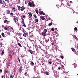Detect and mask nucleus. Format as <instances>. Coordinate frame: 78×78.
Masks as SVG:
<instances>
[{"mask_svg": "<svg viewBox=\"0 0 78 78\" xmlns=\"http://www.w3.org/2000/svg\"><path fill=\"white\" fill-rule=\"evenodd\" d=\"M18 60L19 62H20V59H19V58H18Z\"/></svg>", "mask_w": 78, "mask_h": 78, "instance_id": "obj_41", "label": "nucleus"}, {"mask_svg": "<svg viewBox=\"0 0 78 78\" xmlns=\"http://www.w3.org/2000/svg\"><path fill=\"white\" fill-rule=\"evenodd\" d=\"M22 72V66H21L20 68L19 72L20 73H21Z\"/></svg>", "mask_w": 78, "mask_h": 78, "instance_id": "obj_3", "label": "nucleus"}, {"mask_svg": "<svg viewBox=\"0 0 78 78\" xmlns=\"http://www.w3.org/2000/svg\"><path fill=\"white\" fill-rule=\"evenodd\" d=\"M44 73L45 74H46V75H49V74H50V73L49 72H48L47 71H46L44 72Z\"/></svg>", "mask_w": 78, "mask_h": 78, "instance_id": "obj_12", "label": "nucleus"}, {"mask_svg": "<svg viewBox=\"0 0 78 78\" xmlns=\"http://www.w3.org/2000/svg\"><path fill=\"white\" fill-rule=\"evenodd\" d=\"M14 19H15V20H16L17 21H18V20H19V18H18L17 17H15L14 18Z\"/></svg>", "mask_w": 78, "mask_h": 78, "instance_id": "obj_23", "label": "nucleus"}, {"mask_svg": "<svg viewBox=\"0 0 78 78\" xmlns=\"http://www.w3.org/2000/svg\"><path fill=\"white\" fill-rule=\"evenodd\" d=\"M5 1L6 2H9V0H5Z\"/></svg>", "mask_w": 78, "mask_h": 78, "instance_id": "obj_43", "label": "nucleus"}, {"mask_svg": "<svg viewBox=\"0 0 78 78\" xmlns=\"http://www.w3.org/2000/svg\"><path fill=\"white\" fill-rule=\"evenodd\" d=\"M10 15L11 16H14V13L11 12Z\"/></svg>", "mask_w": 78, "mask_h": 78, "instance_id": "obj_25", "label": "nucleus"}, {"mask_svg": "<svg viewBox=\"0 0 78 78\" xmlns=\"http://www.w3.org/2000/svg\"><path fill=\"white\" fill-rule=\"evenodd\" d=\"M4 29L5 30H8V29H7V28H6V27H5Z\"/></svg>", "mask_w": 78, "mask_h": 78, "instance_id": "obj_38", "label": "nucleus"}, {"mask_svg": "<svg viewBox=\"0 0 78 78\" xmlns=\"http://www.w3.org/2000/svg\"><path fill=\"white\" fill-rule=\"evenodd\" d=\"M21 30V27H20V31Z\"/></svg>", "mask_w": 78, "mask_h": 78, "instance_id": "obj_52", "label": "nucleus"}, {"mask_svg": "<svg viewBox=\"0 0 78 78\" xmlns=\"http://www.w3.org/2000/svg\"><path fill=\"white\" fill-rule=\"evenodd\" d=\"M51 31H55V29H54V28H53L51 29Z\"/></svg>", "mask_w": 78, "mask_h": 78, "instance_id": "obj_35", "label": "nucleus"}, {"mask_svg": "<svg viewBox=\"0 0 78 78\" xmlns=\"http://www.w3.org/2000/svg\"><path fill=\"white\" fill-rule=\"evenodd\" d=\"M7 34L9 36H10V33L9 32H7Z\"/></svg>", "mask_w": 78, "mask_h": 78, "instance_id": "obj_34", "label": "nucleus"}, {"mask_svg": "<svg viewBox=\"0 0 78 78\" xmlns=\"http://www.w3.org/2000/svg\"><path fill=\"white\" fill-rule=\"evenodd\" d=\"M4 23H6V22H7V23H8V22H9V21H7L6 20H5L4 21Z\"/></svg>", "mask_w": 78, "mask_h": 78, "instance_id": "obj_18", "label": "nucleus"}, {"mask_svg": "<svg viewBox=\"0 0 78 78\" xmlns=\"http://www.w3.org/2000/svg\"><path fill=\"white\" fill-rule=\"evenodd\" d=\"M72 2L71 1H70V3H72Z\"/></svg>", "mask_w": 78, "mask_h": 78, "instance_id": "obj_57", "label": "nucleus"}, {"mask_svg": "<svg viewBox=\"0 0 78 78\" xmlns=\"http://www.w3.org/2000/svg\"><path fill=\"white\" fill-rule=\"evenodd\" d=\"M29 51L30 53H31V54L32 55H33V54H34V52H33V51L31 50L30 49H29Z\"/></svg>", "mask_w": 78, "mask_h": 78, "instance_id": "obj_8", "label": "nucleus"}, {"mask_svg": "<svg viewBox=\"0 0 78 78\" xmlns=\"http://www.w3.org/2000/svg\"><path fill=\"white\" fill-rule=\"evenodd\" d=\"M13 20L14 22H15V23H16V20L15 19H14Z\"/></svg>", "mask_w": 78, "mask_h": 78, "instance_id": "obj_45", "label": "nucleus"}, {"mask_svg": "<svg viewBox=\"0 0 78 78\" xmlns=\"http://www.w3.org/2000/svg\"><path fill=\"white\" fill-rule=\"evenodd\" d=\"M11 64V61H9L8 62V66H10Z\"/></svg>", "mask_w": 78, "mask_h": 78, "instance_id": "obj_13", "label": "nucleus"}, {"mask_svg": "<svg viewBox=\"0 0 78 78\" xmlns=\"http://www.w3.org/2000/svg\"><path fill=\"white\" fill-rule=\"evenodd\" d=\"M17 34L18 36H21V35H22V33H18Z\"/></svg>", "mask_w": 78, "mask_h": 78, "instance_id": "obj_22", "label": "nucleus"}, {"mask_svg": "<svg viewBox=\"0 0 78 78\" xmlns=\"http://www.w3.org/2000/svg\"><path fill=\"white\" fill-rule=\"evenodd\" d=\"M77 75H78V74H77Z\"/></svg>", "mask_w": 78, "mask_h": 78, "instance_id": "obj_64", "label": "nucleus"}, {"mask_svg": "<svg viewBox=\"0 0 78 78\" xmlns=\"http://www.w3.org/2000/svg\"><path fill=\"white\" fill-rule=\"evenodd\" d=\"M55 57H56V58H57V56H55Z\"/></svg>", "mask_w": 78, "mask_h": 78, "instance_id": "obj_61", "label": "nucleus"}, {"mask_svg": "<svg viewBox=\"0 0 78 78\" xmlns=\"http://www.w3.org/2000/svg\"><path fill=\"white\" fill-rule=\"evenodd\" d=\"M43 12H43V11H41V12H39L40 14V15H41V14H42L43 13Z\"/></svg>", "mask_w": 78, "mask_h": 78, "instance_id": "obj_30", "label": "nucleus"}, {"mask_svg": "<svg viewBox=\"0 0 78 78\" xmlns=\"http://www.w3.org/2000/svg\"><path fill=\"white\" fill-rule=\"evenodd\" d=\"M58 69L59 70H60V67H59L58 68Z\"/></svg>", "mask_w": 78, "mask_h": 78, "instance_id": "obj_56", "label": "nucleus"}, {"mask_svg": "<svg viewBox=\"0 0 78 78\" xmlns=\"http://www.w3.org/2000/svg\"><path fill=\"white\" fill-rule=\"evenodd\" d=\"M3 0H0V3L1 4H3V2L4 3H5V2L4 0L2 1Z\"/></svg>", "mask_w": 78, "mask_h": 78, "instance_id": "obj_6", "label": "nucleus"}, {"mask_svg": "<svg viewBox=\"0 0 78 78\" xmlns=\"http://www.w3.org/2000/svg\"><path fill=\"white\" fill-rule=\"evenodd\" d=\"M22 23H23V27H27V26H26V25L25 24V23H24V22Z\"/></svg>", "mask_w": 78, "mask_h": 78, "instance_id": "obj_17", "label": "nucleus"}, {"mask_svg": "<svg viewBox=\"0 0 78 78\" xmlns=\"http://www.w3.org/2000/svg\"><path fill=\"white\" fill-rule=\"evenodd\" d=\"M27 35H28V33H24L23 34V36L24 37H27Z\"/></svg>", "mask_w": 78, "mask_h": 78, "instance_id": "obj_9", "label": "nucleus"}, {"mask_svg": "<svg viewBox=\"0 0 78 78\" xmlns=\"http://www.w3.org/2000/svg\"><path fill=\"white\" fill-rule=\"evenodd\" d=\"M0 72H2V69H0Z\"/></svg>", "mask_w": 78, "mask_h": 78, "instance_id": "obj_54", "label": "nucleus"}, {"mask_svg": "<svg viewBox=\"0 0 78 78\" xmlns=\"http://www.w3.org/2000/svg\"><path fill=\"white\" fill-rule=\"evenodd\" d=\"M34 21L35 22H37L39 21V19H37L35 20Z\"/></svg>", "mask_w": 78, "mask_h": 78, "instance_id": "obj_26", "label": "nucleus"}, {"mask_svg": "<svg viewBox=\"0 0 78 78\" xmlns=\"http://www.w3.org/2000/svg\"><path fill=\"white\" fill-rule=\"evenodd\" d=\"M76 23H78V21H77L76 22Z\"/></svg>", "mask_w": 78, "mask_h": 78, "instance_id": "obj_58", "label": "nucleus"}, {"mask_svg": "<svg viewBox=\"0 0 78 78\" xmlns=\"http://www.w3.org/2000/svg\"><path fill=\"white\" fill-rule=\"evenodd\" d=\"M44 32L45 33V34H47V33H47V30L46 29H45L44 30Z\"/></svg>", "mask_w": 78, "mask_h": 78, "instance_id": "obj_29", "label": "nucleus"}, {"mask_svg": "<svg viewBox=\"0 0 78 78\" xmlns=\"http://www.w3.org/2000/svg\"><path fill=\"white\" fill-rule=\"evenodd\" d=\"M72 51H75V49L74 48H72Z\"/></svg>", "mask_w": 78, "mask_h": 78, "instance_id": "obj_37", "label": "nucleus"}, {"mask_svg": "<svg viewBox=\"0 0 78 78\" xmlns=\"http://www.w3.org/2000/svg\"><path fill=\"white\" fill-rule=\"evenodd\" d=\"M21 19L23 21L22 23L24 22V19H23V18L22 17L21 18Z\"/></svg>", "mask_w": 78, "mask_h": 78, "instance_id": "obj_31", "label": "nucleus"}, {"mask_svg": "<svg viewBox=\"0 0 78 78\" xmlns=\"http://www.w3.org/2000/svg\"><path fill=\"white\" fill-rule=\"evenodd\" d=\"M51 44L52 45H54L53 43H51Z\"/></svg>", "mask_w": 78, "mask_h": 78, "instance_id": "obj_53", "label": "nucleus"}, {"mask_svg": "<svg viewBox=\"0 0 78 78\" xmlns=\"http://www.w3.org/2000/svg\"><path fill=\"white\" fill-rule=\"evenodd\" d=\"M34 19H37V16H36V14H34Z\"/></svg>", "mask_w": 78, "mask_h": 78, "instance_id": "obj_27", "label": "nucleus"}, {"mask_svg": "<svg viewBox=\"0 0 78 78\" xmlns=\"http://www.w3.org/2000/svg\"><path fill=\"white\" fill-rule=\"evenodd\" d=\"M28 5L29 6L33 7V5H32V3L31 2H29Z\"/></svg>", "mask_w": 78, "mask_h": 78, "instance_id": "obj_4", "label": "nucleus"}, {"mask_svg": "<svg viewBox=\"0 0 78 78\" xmlns=\"http://www.w3.org/2000/svg\"><path fill=\"white\" fill-rule=\"evenodd\" d=\"M23 18H25V16H23Z\"/></svg>", "mask_w": 78, "mask_h": 78, "instance_id": "obj_55", "label": "nucleus"}, {"mask_svg": "<svg viewBox=\"0 0 78 78\" xmlns=\"http://www.w3.org/2000/svg\"><path fill=\"white\" fill-rule=\"evenodd\" d=\"M10 78H14V76L12 75H11L10 77Z\"/></svg>", "mask_w": 78, "mask_h": 78, "instance_id": "obj_36", "label": "nucleus"}, {"mask_svg": "<svg viewBox=\"0 0 78 78\" xmlns=\"http://www.w3.org/2000/svg\"><path fill=\"white\" fill-rule=\"evenodd\" d=\"M4 54V50H3L2 51V52L1 54V56H3V55Z\"/></svg>", "mask_w": 78, "mask_h": 78, "instance_id": "obj_11", "label": "nucleus"}, {"mask_svg": "<svg viewBox=\"0 0 78 78\" xmlns=\"http://www.w3.org/2000/svg\"><path fill=\"white\" fill-rule=\"evenodd\" d=\"M9 53H11L12 56H14V52H13V51L12 50H9Z\"/></svg>", "mask_w": 78, "mask_h": 78, "instance_id": "obj_2", "label": "nucleus"}, {"mask_svg": "<svg viewBox=\"0 0 78 78\" xmlns=\"http://www.w3.org/2000/svg\"><path fill=\"white\" fill-rule=\"evenodd\" d=\"M30 64L31 66H34V63L33 62H31L30 63Z\"/></svg>", "mask_w": 78, "mask_h": 78, "instance_id": "obj_19", "label": "nucleus"}, {"mask_svg": "<svg viewBox=\"0 0 78 78\" xmlns=\"http://www.w3.org/2000/svg\"><path fill=\"white\" fill-rule=\"evenodd\" d=\"M18 8V9L19 11H23L25 10V7L23 6H22L21 7L19 5H17Z\"/></svg>", "mask_w": 78, "mask_h": 78, "instance_id": "obj_1", "label": "nucleus"}, {"mask_svg": "<svg viewBox=\"0 0 78 78\" xmlns=\"http://www.w3.org/2000/svg\"><path fill=\"white\" fill-rule=\"evenodd\" d=\"M18 45L20 46V47H22V45H21V44H20V43H18Z\"/></svg>", "mask_w": 78, "mask_h": 78, "instance_id": "obj_28", "label": "nucleus"}, {"mask_svg": "<svg viewBox=\"0 0 78 78\" xmlns=\"http://www.w3.org/2000/svg\"><path fill=\"white\" fill-rule=\"evenodd\" d=\"M11 30V31H13L14 30H13V28H12V27H11V26H9Z\"/></svg>", "mask_w": 78, "mask_h": 78, "instance_id": "obj_24", "label": "nucleus"}, {"mask_svg": "<svg viewBox=\"0 0 78 78\" xmlns=\"http://www.w3.org/2000/svg\"><path fill=\"white\" fill-rule=\"evenodd\" d=\"M20 0H18V3H19V4L20 3Z\"/></svg>", "mask_w": 78, "mask_h": 78, "instance_id": "obj_40", "label": "nucleus"}, {"mask_svg": "<svg viewBox=\"0 0 78 78\" xmlns=\"http://www.w3.org/2000/svg\"><path fill=\"white\" fill-rule=\"evenodd\" d=\"M18 51H20V48H18Z\"/></svg>", "mask_w": 78, "mask_h": 78, "instance_id": "obj_50", "label": "nucleus"}, {"mask_svg": "<svg viewBox=\"0 0 78 78\" xmlns=\"http://www.w3.org/2000/svg\"><path fill=\"white\" fill-rule=\"evenodd\" d=\"M2 37V36L1 35H0V38H1Z\"/></svg>", "mask_w": 78, "mask_h": 78, "instance_id": "obj_59", "label": "nucleus"}, {"mask_svg": "<svg viewBox=\"0 0 78 78\" xmlns=\"http://www.w3.org/2000/svg\"><path fill=\"white\" fill-rule=\"evenodd\" d=\"M61 58L62 59H64V56H61Z\"/></svg>", "mask_w": 78, "mask_h": 78, "instance_id": "obj_42", "label": "nucleus"}, {"mask_svg": "<svg viewBox=\"0 0 78 78\" xmlns=\"http://www.w3.org/2000/svg\"><path fill=\"white\" fill-rule=\"evenodd\" d=\"M27 72H26L25 73L24 75L26 76L27 75Z\"/></svg>", "mask_w": 78, "mask_h": 78, "instance_id": "obj_39", "label": "nucleus"}, {"mask_svg": "<svg viewBox=\"0 0 78 78\" xmlns=\"http://www.w3.org/2000/svg\"><path fill=\"white\" fill-rule=\"evenodd\" d=\"M2 43H0V45H1V46H2Z\"/></svg>", "mask_w": 78, "mask_h": 78, "instance_id": "obj_48", "label": "nucleus"}, {"mask_svg": "<svg viewBox=\"0 0 78 78\" xmlns=\"http://www.w3.org/2000/svg\"><path fill=\"white\" fill-rule=\"evenodd\" d=\"M76 55H78V54H77Z\"/></svg>", "mask_w": 78, "mask_h": 78, "instance_id": "obj_63", "label": "nucleus"}, {"mask_svg": "<svg viewBox=\"0 0 78 78\" xmlns=\"http://www.w3.org/2000/svg\"><path fill=\"white\" fill-rule=\"evenodd\" d=\"M74 30H77V28H76V27H75V28H74Z\"/></svg>", "mask_w": 78, "mask_h": 78, "instance_id": "obj_44", "label": "nucleus"}, {"mask_svg": "<svg viewBox=\"0 0 78 78\" xmlns=\"http://www.w3.org/2000/svg\"><path fill=\"white\" fill-rule=\"evenodd\" d=\"M7 78H9V76H8L7 77Z\"/></svg>", "mask_w": 78, "mask_h": 78, "instance_id": "obj_60", "label": "nucleus"}, {"mask_svg": "<svg viewBox=\"0 0 78 78\" xmlns=\"http://www.w3.org/2000/svg\"><path fill=\"white\" fill-rule=\"evenodd\" d=\"M23 33H25V29H23Z\"/></svg>", "mask_w": 78, "mask_h": 78, "instance_id": "obj_33", "label": "nucleus"}, {"mask_svg": "<svg viewBox=\"0 0 78 78\" xmlns=\"http://www.w3.org/2000/svg\"><path fill=\"white\" fill-rule=\"evenodd\" d=\"M42 34L43 36H46V34H45V32H42Z\"/></svg>", "mask_w": 78, "mask_h": 78, "instance_id": "obj_10", "label": "nucleus"}, {"mask_svg": "<svg viewBox=\"0 0 78 78\" xmlns=\"http://www.w3.org/2000/svg\"><path fill=\"white\" fill-rule=\"evenodd\" d=\"M7 14H9V13H10V11L9 10H7L6 11Z\"/></svg>", "mask_w": 78, "mask_h": 78, "instance_id": "obj_15", "label": "nucleus"}, {"mask_svg": "<svg viewBox=\"0 0 78 78\" xmlns=\"http://www.w3.org/2000/svg\"><path fill=\"white\" fill-rule=\"evenodd\" d=\"M52 23H53L52 22L49 23L48 24V26L49 27H50V26H51V25H52Z\"/></svg>", "mask_w": 78, "mask_h": 78, "instance_id": "obj_14", "label": "nucleus"}, {"mask_svg": "<svg viewBox=\"0 0 78 78\" xmlns=\"http://www.w3.org/2000/svg\"><path fill=\"white\" fill-rule=\"evenodd\" d=\"M32 7H34L35 6V4H34V3L32 2Z\"/></svg>", "mask_w": 78, "mask_h": 78, "instance_id": "obj_21", "label": "nucleus"}, {"mask_svg": "<svg viewBox=\"0 0 78 78\" xmlns=\"http://www.w3.org/2000/svg\"><path fill=\"white\" fill-rule=\"evenodd\" d=\"M28 14L29 15V17H32V14L31 13H29Z\"/></svg>", "mask_w": 78, "mask_h": 78, "instance_id": "obj_20", "label": "nucleus"}, {"mask_svg": "<svg viewBox=\"0 0 78 78\" xmlns=\"http://www.w3.org/2000/svg\"><path fill=\"white\" fill-rule=\"evenodd\" d=\"M52 63L51 62H49V63L50 64H51V63Z\"/></svg>", "mask_w": 78, "mask_h": 78, "instance_id": "obj_49", "label": "nucleus"}, {"mask_svg": "<svg viewBox=\"0 0 78 78\" xmlns=\"http://www.w3.org/2000/svg\"><path fill=\"white\" fill-rule=\"evenodd\" d=\"M20 39H22V37H21V36H20Z\"/></svg>", "mask_w": 78, "mask_h": 78, "instance_id": "obj_46", "label": "nucleus"}, {"mask_svg": "<svg viewBox=\"0 0 78 78\" xmlns=\"http://www.w3.org/2000/svg\"><path fill=\"white\" fill-rule=\"evenodd\" d=\"M49 19H50V20H51V18H49Z\"/></svg>", "mask_w": 78, "mask_h": 78, "instance_id": "obj_62", "label": "nucleus"}, {"mask_svg": "<svg viewBox=\"0 0 78 78\" xmlns=\"http://www.w3.org/2000/svg\"><path fill=\"white\" fill-rule=\"evenodd\" d=\"M42 14H43V15H45V13H44V12H43Z\"/></svg>", "mask_w": 78, "mask_h": 78, "instance_id": "obj_51", "label": "nucleus"}, {"mask_svg": "<svg viewBox=\"0 0 78 78\" xmlns=\"http://www.w3.org/2000/svg\"><path fill=\"white\" fill-rule=\"evenodd\" d=\"M40 18H41L42 20H45V18H44V16H40Z\"/></svg>", "mask_w": 78, "mask_h": 78, "instance_id": "obj_7", "label": "nucleus"}, {"mask_svg": "<svg viewBox=\"0 0 78 78\" xmlns=\"http://www.w3.org/2000/svg\"><path fill=\"white\" fill-rule=\"evenodd\" d=\"M1 35H2V37H6V36H5V34L4 33H2L1 34Z\"/></svg>", "mask_w": 78, "mask_h": 78, "instance_id": "obj_16", "label": "nucleus"}, {"mask_svg": "<svg viewBox=\"0 0 78 78\" xmlns=\"http://www.w3.org/2000/svg\"><path fill=\"white\" fill-rule=\"evenodd\" d=\"M38 10H37V9H36L35 10V11H36V13H37V14H38Z\"/></svg>", "mask_w": 78, "mask_h": 78, "instance_id": "obj_32", "label": "nucleus"}, {"mask_svg": "<svg viewBox=\"0 0 78 78\" xmlns=\"http://www.w3.org/2000/svg\"><path fill=\"white\" fill-rule=\"evenodd\" d=\"M2 78H3L4 77V75H2Z\"/></svg>", "mask_w": 78, "mask_h": 78, "instance_id": "obj_47", "label": "nucleus"}, {"mask_svg": "<svg viewBox=\"0 0 78 78\" xmlns=\"http://www.w3.org/2000/svg\"><path fill=\"white\" fill-rule=\"evenodd\" d=\"M3 0H0V3L1 4H3V2L4 3H5V2L4 0L2 1Z\"/></svg>", "mask_w": 78, "mask_h": 78, "instance_id": "obj_5", "label": "nucleus"}]
</instances>
